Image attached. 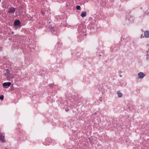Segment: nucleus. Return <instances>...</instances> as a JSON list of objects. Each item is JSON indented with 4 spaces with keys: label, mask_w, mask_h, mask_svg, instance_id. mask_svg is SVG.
I'll return each instance as SVG.
<instances>
[{
    "label": "nucleus",
    "mask_w": 149,
    "mask_h": 149,
    "mask_svg": "<svg viewBox=\"0 0 149 149\" xmlns=\"http://www.w3.org/2000/svg\"><path fill=\"white\" fill-rule=\"evenodd\" d=\"M15 9L14 7H11L9 8L8 11V13H9L14 14L15 12Z\"/></svg>",
    "instance_id": "1"
},
{
    "label": "nucleus",
    "mask_w": 149,
    "mask_h": 149,
    "mask_svg": "<svg viewBox=\"0 0 149 149\" xmlns=\"http://www.w3.org/2000/svg\"><path fill=\"white\" fill-rule=\"evenodd\" d=\"M11 84V83L10 82H5L3 84V85L5 88H7L9 87Z\"/></svg>",
    "instance_id": "2"
},
{
    "label": "nucleus",
    "mask_w": 149,
    "mask_h": 149,
    "mask_svg": "<svg viewBox=\"0 0 149 149\" xmlns=\"http://www.w3.org/2000/svg\"><path fill=\"white\" fill-rule=\"evenodd\" d=\"M4 75L5 76L8 77L10 75L9 71L8 69H6L4 71Z\"/></svg>",
    "instance_id": "3"
},
{
    "label": "nucleus",
    "mask_w": 149,
    "mask_h": 149,
    "mask_svg": "<svg viewBox=\"0 0 149 149\" xmlns=\"http://www.w3.org/2000/svg\"><path fill=\"white\" fill-rule=\"evenodd\" d=\"M138 76L139 78L142 79L145 76V74L142 72H141L138 74Z\"/></svg>",
    "instance_id": "4"
},
{
    "label": "nucleus",
    "mask_w": 149,
    "mask_h": 149,
    "mask_svg": "<svg viewBox=\"0 0 149 149\" xmlns=\"http://www.w3.org/2000/svg\"><path fill=\"white\" fill-rule=\"evenodd\" d=\"M144 36L145 38H148L149 37V31H146L144 32Z\"/></svg>",
    "instance_id": "5"
},
{
    "label": "nucleus",
    "mask_w": 149,
    "mask_h": 149,
    "mask_svg": "<svg viewBox=\"0 0 149 149\" xmlns=\"http://www.w3.org/2000/svg\"><path fill=\"white\" fill-rule=\"evenodd\" d=\"M20 23V22L19 20H17L15 21L14 22V24L15 26H19Z\"/></svg>",
    "instance_id": "6"
},
{
    "label": "nucleus",
    "mask_w": 149,
    "mask_h": 149,
    "mask_svg": "<svg viewBox=\"0 0 149 149\" xmlns=\"http://www.w3.org/2000/svg\"><path fill=\"white\" fill-rule=\"evenodd\" d=\"M0 139L1 141H2L4 142L5 141L4 139V136L2 134H1L0 135Z\"/></svg>",
    "instance_id": "7"
},
{
    "label": "nucleus",
    "mask_w": 149,
    "mask_h": 149,
    "mask_svg": "<svg viewBox=\"0 0 149 149\" xmlns=\"http://www.w3.org/2000/svg\"><path fill=\"white\" fill-rule=\"evenodd\" d=\"M86 13L85 11H83V12H82L81 15V16L82 17H84L86 16Z\"/></svg>",
    "instance_id": "8"
},
{
    "label": "nucleus",
    "mask_w": 149,
    "mask_h": 149,
    "mask_svg": "<svg viewBox=\"0 0 149 149\" xmlns=\"http://www.w3.org/2000/svg\"><path fill=\"white\" fill-rule=\"evenodd\" d=\"M117 93L118 97H121L122 96L123 94L122 93H120V91H118L117 92Z\"/></svg>",
    "instance_id": "9"
},
{
    "label": "nucleus",
    "mask_w": 149,
    "mask_h": 149,
    "mask_svg": "<svg viewBox=\"0 0 149 149\" xmlns=\"http://www.w3.org/2000/svg\"><path fill=\"white\" fill-rule=\"evenodd\" d=\"M76 8L78 10H80L81 8L79 6H77L76 7Z\"/></svg>",
    "instance_id": "10"
},
{
    "label": "nucleus",
    "mask_w": 149,
    "mask_h": 149,
    "mask_svg": "<svg viewBox=\"0 0 149 149\" xmlns=\"http://www.w3.org/2000/svg\"><path fill=\"white\" fill-rule=\"evenodd\" d=\"M4 96L3 95H2L1 96H0V99L1 100H2L3 99Z\"/></svg>",
    "instance_id": "11"
},
{
    "label": "nucleus",
    "mask_w": 149,
    "mask_h": 149,
    "mask_svg": "<svg viewBox=\"0 0 149 149\" xmlns=\"http://www.w3.org/2000/svg\"><path fill=\"white\" fill-rule=\"evenodd\" d=\"M143 36V34H142L141 36V38H144L145 37L144 36Z\"/></svg>",
    "instance_id": "12"
},
{
    "label": "nucleus",
    "mask_w": 149,
    "mask_h": 149,
    "mask_svg": "<svg viewBox=\"0 0 149 149\" xmlns=\"http://www.w3.org/2000/svg\"><path fill=\"white\" fill-rule=\"evenodd\" d=\"M68 109H66V111H68Z\"/></svg>",
    "instance_id": "13"
},
{
    "label": "nucleus",
    "mask_w": 149,
    "mask_h": 149,
    "mask_svg": "<svg viewBox=\"0 0 149 149\" xmlns=\"http://www.w3.org/2000/svg\"><path fill=\"white\" fill-rule=\"evenodd\" d=\"M100 101H102V100L100 98Z\"/></svg>",
    "instance_id": "14"
},
{
    "label": "nucleus",
    "mask_w": 149,
    "mask_h": 149,
    "mask_svg": "<svg viewBox=\"0 0 149 149\" xmlns=\"http://www.w3.org/2000/svg\"><path fill=\"white\" fill-rule=\"evenodd\" d=\"M120 77H122V76H121V75H120Z\"/></svg>",
    "instance_id": "15"
},
{
    "label": "nucleus",
    "mask_w": 149,
    "mask_h": 149,
    "mask_svg": "<svg viewBox=\"0 0 149 149\" xmlns=\"http://www.w3.org/2000/svg\"><path fill=\"white\" fill-rule=\"evenodd\" d=\"M1 0H0V2L1 1Z\"/></svg>",
    "instance_id": "16"
}]
</instances>
